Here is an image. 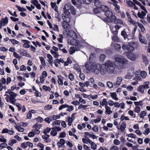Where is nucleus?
Returning <instances> with one entry per match:
<instances>
[{
  "mask_svg": "<svg viewBox=\"0 0 150 150\" xmlns=\"http://www.w3.org/2000/svg\"><path fill=\"white\" fill-rule=\"evenodd\" d=\"M139 46V43L134 41H131L127 45L124 44L122 46L123 50L127 51L129 53L131 54L134 49L137 48Z\"/></svg>",
  "mask_w": 150,
  "mask_h": 150,
  "instance_id": "f257e3e1",
  "label": "nucleus"
},
{
  "mask_svg": "<svg viewBox=\"0 0 150 150\" xmlns=\"http://www.w3.org/2000/svg\"><path fill=\"white\" fill-rule=\"evenodd\" d=\"M94 55V54L91 53L89 58V62L88 64H86V67L87 68L88 70L91 71L92 72H94L96 74V72L97 71L98 67H100V64H97L95 62H92L90 61L91 58L93 57Z\"/></svg>",
  "mask_w": 150,
  "mask_h": 150,
  "instance_id": "f03ea898",
  "label": "nucleus"
},
{
  "mask_svg": "<svg viewBox=\"0 0 150 150\" xmlns=\"http://www.w3.org/2000/svg\"><path fill=\"white\" fill-rule=\"evenodd\" d=\"M128 63V61L125 58H121L118 57L115 58V62L114 63V65L118 69L123 68V64H127Z\"/></svg>",
  "mask_w": 150,
  "mask_h": 150,
  "instance_id": "7ed1b4c3",
  "label": "nucleus"
},
{
  "mask_svg": "<svg viewBox=\"0 0 150 150\" xmlns=\"http://www.w3.org/2000/svg\"><path fill=\"white\" fill-rule=\"evenodd\" d=\"M105 15L106 16V21L108 22L112 23V20L116 18V17L113 15L112 12L109 10L105 13Z\"/></svg>",
  "mask_w": 150,
  "mask_h": 150,
  "instance_id": "20e7f679",
  "label": "nucleus"
},
{
  "mask_svg": "<svg viewBox=\"0 0 150 150\" xmlns=\"http://www.w3.org/2000/svg\"><path fill=\"white\" fill-rule=\"evenodd\" d=\"M107 71L106 68L103 64H100V67L98 68L96 72V74H98L100 73L102 75H105Z\"/></svg>",
  "mask_w": 150,
  "mask_h": 150,
  "instance_id": "39448f33",
  "label": "nucleus"
},
{
  "mask_svg": "<svg viewBox=\"0 0 150 150\" xmlns=\"http://www.w3.org/2000/svg\"><path fill=\"white\" fill-rule=\"evenodd\" d=\"M69 22L68 21L64 20L61 23V24L63 28L66 30L71 28V26L69 23Z\"/></svg>",
  "mask_w": 150,
  "mask_h": 150,
  "instance_id": "423d86ee",
  "label": "nucleus"
},
{
  "mask_svg": "<svg viewBox=\"0 0 150 150\" xmlns=\"http://www.w3.org/2000/svg\"><path fill=\"white\" fill-rule=\"evenodd\" d=\"M70 14V12L67 10L65 11L62 15V16L63 20H65L70 22V20L69 17V15Z\"/></svg>",
  "mask_w": 150,
  "mask_h": 150,
  "instance_id": "0eeeda50",
  "label": "nucleus"
},
{
  "mask_svg": "<svg viewBox=\"0 0 150 150\" xmlns=\"http://www.w3.org/2000/svg\"><path fill=\"white\" fill-rule=\"evenodd\" d=\"M67 35L69 37L73 39H76L77 38V35L76 33L72 30H69Z\"/></svg>",
  "mask_w": 150,
  "mask_h": 150,
  "instance_id": "6e6552de",
  "label": "nucleus"
},
{
  "mask_svg": "<svg viewBox=\"0 0 150 150\" xmlns=\"http://www.w3.org/2000/svg\"><path fill=\"white\" fill-rule=\"evenodd\" d=\"M111 1L113 2L112 4L115 7L114 10L117 13H119V10L120 9V6L117 4L118 2L116 0H110Z\"/></svg>",
  "mask_w": 150,
  "mask_h": 150,
  "instance_id": "1a4fd4ad",
  "label": "nucleus"
},
{
  "mask_svg": "<svg viewBox=\"0 0 150 150\" xmlns=\"http://www.w3.org/2000/svg\"><path fill=\"white\" fill-rule=\"evenodd\" d=\"M18 52L22 56H25L29 57H31L30 54L26 52V50H24L23 49H20L18 50Z\"/></svg>",
  "mask_w": 150,
  "mask_h": 150,
  "instance_id": "9d476101",
  "label": "nucleus"
},
{
  "mask_svg": "<svg viewBox=\"0 0 150 150\" xmlns=\"http://www.w3.org/2000/svg\"><path fill=\"white\" fill-rule=\"evenodd\" d=\"M139 41L141 43L144 44H147V40H146L145 38L140 33L139 34Z\"/></svg>",
  "mask_w": 150,
  "mask_h": 150,
  "instance_id": "9b49d317",
  "label": "nucleus"
},
{
  "mask_svg": "<svg viewBox=\"0 0 150 150\" xmlns=\"http://www.w3.org/2000/svg\"><path fill=\"white\" fill-rule=\"evenodd\" d=\"M31 3L35 6L36 8L38 9H41V5L38 3V1L37 0H32L31 1Z\"/></svg>",
  "mask_w": 150,
  "mask_h": 150,
  "instance_id": "f8f14e48",
  "label": "nucleus"
},
{
  "mask_svg": "<svg viewBox=\"0 0 150 150\" xmlns=\"http://www.w3.org/2000/svg\"><path fill=\"white\" fill-rule=\"evenodd\" d=\"M113 63L112 62L109 60H107L105 63L104 65L107 69L110 67L113 66Z\"/></svg>",
  "mask_w": 150,
  "mask_h": 150,
  "instance_id": "ddd939ff",
  "label": "nucleus"
},
{
  "mask_svg": "<svg viewBox=\"0 0 150 150\" xmlns=\"http://www.w3.org/2000/svg\"><path fill=\"white\" fill-rule=\"evenodd\" d=\"M122 81V78L121 77L117 78V79L116 83L114 84L115 87H118L120 84L121 82Z\"/></svg>",
  "mask_w": 150,
  "mask_h": 150,
  "instance_id": "4468645a",
  "label": "nucleus"
},
{
  "mask_svg": "<svg viewBox=\"0 0 150 150\" xmlns=\"http://www.w3.org/2000/svg\"><path fill=\"white\" fill-rule=\"evenodd\" d=\"M78 47L76 46H75V48L73 47H70V50L69 51L70 54H72L74 53L75 52L76 49V50H79V48H78Z\"/></svg>",
  "mask_w": 150,
  "mask_h": 150,
  "instance_id": "2eb2a0df",
  "label": "nucleus"
},
{
  "mask_svg": "<svg viewBox=\"0 0 150 150\" xmlns=\"http://www.w3.org/2000/svg\"><path fill=\"white\" fill-rule=\"evenodd\" d=\"M106 69L108 73L112 74L114 72L115 68L114 66H113L107 69Z\"/></svg>",
  "mask_w": 150,
  "mask_h": 150,
  "instance_id": "dca6fc26",
  "label": "nucleus"
},
{
  "mask_svg": "<svg viewBox=\"0 0 150 150\" xmlns=\"http://www.w3.org/2000/svg\"><path fill=\"white\" fill-rule=\"evenodd\" d=\"M139 73L138 71H136L135 73V75H136L135 77L133 78V79L137 81V80H139L141 79V77L140 76L139 74H138V73Z\"/></svg>",
  "mask_w": 150,
  "mask_h": 150,
  "instance_id": "f3484780",
  "label": "nucleus"
},
{
  "mask_svg": "<svg viewBox=\"0 0 150 150\" xmlns=\"http://www.w3.org/2000/svg\"><path fill=\"white\" fill-rule=\"evenodd\" d=\"M100 8L102 11L105 12V13H106V11H107L109 10V8L107 6L103 5H101L100 7Z\"/></svg>",
  "mask_w": 150,
  "mask_h": 150,
  "instance_id": "a211bd4d",
  "label": "nucleus"
},
{
  "mask_svg": "<svg viewBox=\"0 0 150 150\" xmlns=\"http://www.w3.org/2000/svg\"><path fill=\"white\" fill-rule=\"evenodd\" d=\"M1 22L2 23H3V25H5L6 24H7L8 22V18L7 17H6L5 18H2L1 19Z\"/></svg>",
  "mask_w": 150,
  "mask_h": 150,
  "instance_id": "6ab92c4d",
  "label": "nucleus"
},
{
  "mask_svg": "<svg viewBox=\"0 0 150 150\" xmlns=\"http://www.w3.org/2000/svg\"><path fill=\"white\" fill-rule=\"evenodd\" d=\"M126 127V124L125 122H123L120 126V129L121 132H123Z\"/></svg>",
  "mask_w": 150,
  "mask_h": 150,
  "instance_id": "aec40b11",
  "label": "nucleus"
},
{
  "mask_svg": "<svg viewBox=\"0 0 150 150\" xmlns=\"http://www.w3.org/2000/svg\"><path fill=\"white\" fill-rule=\"evenodd\" d=\"M94 5L96 7L100 8L102 5V3L99 0H95L94 1Z\"/></svg>",
  "mask_w": 150,
  "mask_h": 150,
  "instance_id": "412c9836",
  "label": "nucleus"
},
{
  "mask_svg": "<svg viewBox=\"0 0 150 150\" xmlns=\"http://www.w3.org/2000/svg\"><path fill=\"white\" fill-rule=\"evenodd\" d=\"M76 70L78 72H80L79 76L81 80H84L85 79V75L81 73V69L80 68H77Z\"/></svg>",
  "mask_w": 150,
  "mask_h": 150,
  "instance_id": "4be33fe9",
  "label": "nucleus"
},
{
  "mask_svg": "<svg viewBox=\"0 0 150 150\" xmlns=\"http://www.w3.org/2000/svg\"><path fill=\"white\" fill-rule=\"evenodd\" d=\"M127 73L134 76V74H135L134 73V68L133 67H130L128 70Z\"/></svg>",
  "mask_w": 150,
  "mask_h": 150,
  "instance_id": "5701e85b",
  "label": "nucleus"
},
{
  "mask_svg": "<svg viewBox=\"0 0 150 150\" xmlns=\"http://www.w3.org/2000/svg\"><path fill=\"white\" fill-rule=\"evenodd\" d=\"M38 127V125H37V123H36L33 126V127H35V129L34 131L35 132V134H38L40 133V132L38 130V129L40 128V127Z\"/></svg>",
  "mask_w": 150,
  "mask_h": 150,
  "instance_id": "b1692460",
  "label": "nucleus"
},
{
  "mask_svg": "<svg viewBox=\"0 0 150 150\" xmlns=\"http://www.w3.org/2000/svg\"><path fill=\"white\" fill-rule=\"evenodd\" d=\"M110 94L112 98H113L116 100H118V98L117 97V95L115 92L110 93Z\"/></svg>",
  "mask_w": 150,
  "mask_h": 150,
  "instance_id": "393cba45",
  "label": "nucleus"
},
{
  "mask_svg": "<svg viewBox=\"0 0 150 150\" xmlns=\"http://www.w3.org/2000/svg\"><path fill=\"white\" fill-rule=\"evenodd\" d=\"M106 99L104 98L103 100L102 101V102H100V105H101L102 106H104V105H105V106H107L108 104V102L106 101Z\"/></svg>",
  "mask_w": 150,
  "mask_h": 150,
  "instance_id": "a878e982",
  "label": "nucleus"
},
{
  "mask_svg": "<svg viewBox=\"0 0 150 150\" xmlns=\"http://www.w3.org/2000/svg\"><path fill=\"white\" fill-rule=\"evenodd\" d=\"M144 88L143 87V85H141L139 86L138 90L142 93H144Z\"/></svg>",
  "mask_w": 150,
  "mask_h": 150,
  "instance_id": "bb28decb",
  "label": "nucleus"
},
{
  "mask_svg": "<svg viewBox=\"0 0 150 150\" xmlns=\"http://www.w3.org/2000/svg\"><path fill=\"white\" fill-rule=\"evenodd\" d=\"M39 58L40 60L41 63L42 65L43 66H45L46 65L45 61L44 58L42 57H39Z\"/></svg>",
  "mask_w": 150,
  "mask_h": 150,
  "instance_id": "cd10ccee",
  "label": "nucleus"
},
{
  "mask_svg": "<svg viewBox=\"0 0 150 150\" xmlns=\"http://www.w3.org/2000/svg\"><path fill=\"white\" fill-rule=\"evenodd\" d=\"M62 77V76L60 75H58L57 76V77L58 78V84L59 85H61V86L63 84L62 80L61 79V78H60Z\"/></svg>",
  "mask_w": 150,
  "mask_h": 150,
  "instance_id": "c85d7f7f",
  "label": "nucleus"
},
{
  "mask_svg": "<svg viewBox=\"0 0 150 150\" xmlns=\"http://www.w3.org/2000/svg\"><path fill=\"white\" fill-rule=\"evenodd\" d=\"M142 60L143 62L146 65H147L149 63V61L146 56H145L142 57Z\"/></svg>",
  "mask_w": 150,
  "mask_h": 150,
  "instance_id": "c756f323",
  "label": "nucleus"
},
{
  "mask_svg": "<svg viewBox=\"0 0 150 150\" xmlns=\"http://www.w3.org/2000/svg\"><path fill=\"white\" fill-rule=\"evenodd\" d=\"M105 108L106 109L105 112H107L108 114H110L112 113V111L110 110L111 108L110 107L107 106H105Z\"/></svg>",
  "mask_w": 150,
  "mask_h": 150,
  "instance_id": "7c9ffc66",
  "label": "nucleus"
},
{
  "mask_svg": "<svg viewBox=\"0 0 150 150\" xmlns=\"http://www.w3.org/2000/svg\"><path fill=\"white\" fill-rule=\"evenodd\" d=\"M16 142L17 141L16 139H13L9 141L8 144L9 145L12 146L14 144L16 143Z\"/></svg>",
  "mask_w": 150,
  "mask_h": 150,
  "instance_id": "2f4dec72",
  "label": "nucleus"
},
{
  "mask_svg": "<svg viewBox=\"0 0 150 150\" xmlns=\"http://www.w3.org/2000/svg\"><path fill=\"white\" fill-rule=\"evenodd\" d=\"M16 7L17 8L19 11H24L26 10L25 8H21L20 6L17 5H16Z\"/></svg>",
  "mask_w": 150,
  "mask_h": 150,
  "instance_id": "473e14b6",
  "label": "nucleus"
},
{
  "mask_svg": "<svg viewBox=\"0 0 150 150\" xmlns=\"http://www.w3.org/2000/svg\"><path fill=\"white\" fill-rule=\"evenodd\" d=\"M105 55L104 54H101L99 57V60L102 62H103L105 58Z\"/></svg>",
  "mask_w": 150,
  "mask_h": 150,
  "instance_id": "72a5a7b5",
  "label": "nucleus"
},
{
  "mask_svg": "<svg viewBox=\"0 0 150 150\" xmlns=\"http://www.w3.org/2000/svg\"><path fill=\"white\" fill-rule=\"evenodd\" d=\"M70 9L71 12L72 14L75 15L76 13V11L74 7L73 6H71L70 7Z\"/></svg>",
  "mask_w": 150,
  "mask_h": 150,
  "instance_id": "f704fd0d",
  "label": "nucleus"
},
{
  "mask_svg": "<svg viewBox=\"0 0 150 150\" xmlns=\"http://www.w3.org/2000/svg\"><path fill=\"white\" fill-rule=\"evenodd\" d=\"M114 48L115 50H117L120 49L121 47L119 44L115 43L114 45Z\"/></svg>",
  "mask_w": 150,
  "mask_h": 150,
  "instance_id": "c9c22d12",
  "label": "nucleus"
},
{
  "mask_svg": "<svg viewBox=\"0 0 150 150\" xmlns=\"http://www.w3.org/2000/svg\"><path fill=\"white\" fill-rule=\"evenodd\" d=\"M146 114V112L145 111H141L139 115V117L141 118H143L144 116H145Z\"/></svg>",
  "mask_w": 150,
  "mask_h": 150,
  "instance_id": "e433bc0d",
  "label": "nucleus"
},
{
  "mask_svg": "<svg viewBox=\"0 0 150 150\" xmlns=\"http://www.w3.org/2000/svg\"><path fill=\"white\" fill-rule=\"evenodd\" d=\"M51 129L49 127H47L44 130L43 133L45 134H46L49 132L51 131Z\"/></svg>",
  "mask_w": 150,
  "mask_h": 150,
  "instance_id": "4c0bfd02",
  "label": "nucleus"
},
{
  "mask_svg": "<svg viewBox=\"0 0 150 150\" xmlns=\"http://www.w3.org/2000/svg\"><path fill=\"white\" fill-rule=\"evenodd\" d=\"M55 18L57 19L58 21L59 22L61 21L60 17L59 16V12H57L55 14Z\"/></svg>",
  "mask_w": 150,
  "mask_h": 150,
  "instance_id": "58836bf2",
  "label": "nucleus"
},
{
  "mask_svg": "<svg viewBox=\"0 0 150 150\" xmlns=\"http://www.w3.org/2000/svg\"><path fill=\"white\" fill-rule=\"evenodd\" d=\"M112 21V22H114V23L116 24H117L119 23H121L122 22V21L121 20L117 19L116 18V19H115Z\"/></svg>",
  "mask_w": 150,
  "mask_h": 150,
  "instance_id": "ea45409f",
  "label": "nucleus"
},
{
  "mask_svg": "<svg viewBox=\"0 0 150 150\" xmlns=\"http://www.w3.org/2000/svg\"><path fill=\"white\" fill-rule=\"evenodd\" d=\"M52 108V105H47L44 107V110H47L51 109Z\"/></svg>",
  "mask_w": 150,
  "mask_h": 150,
  "instance_id": "a19ab883",
  "label": "nucleus"
},
{
  "mask_svg": "<svg viewBox=\"0 0 150 150\" xmlns=\"http://www.w3.org/2000/svg\"><path fill=\"white\" fill-rule=\"evenodd\" d=\"M100 8L96 7V8H94L93 10V12L94 13L97 14L100 12Z\"/></svg>",
  "mask_w": 150,
  "mask_h": 150,
  "instance_id": "79ce46f5",
  "label": "nucleus"
},
{
  "mask_svg": "<svg viewBox=\"0 0 150 150\" xmlns=\"http://www.w3.org/2000/svg\"><path fill=\"white\" fill-rule=\"evenodd\" d=\"M139 75L140 76H141L142 78H144L146 76V73L145 71H142L140 73Z\"/></svg>",
  "mask_w": 150,
  "mask_h": 150,
  "instance_id": "37998d69",
  "label": "nucleus"
},
{
  "mask_svg": "<svg viewBox=\"0 0 150 150\" xmlns=\"http://www.w3.org/2000/svg\"><path fill=\"white\" fill-rule=\"evenodd\" d=\"M9 41H11V43L13 44H18L19 42L14 39H9Z\"/></svg>",
  "mask_w": 150,
  "mask_h": 150,
  "instance_id": "c03bdc74",
  "label": "nucleus"
},
{
  "mask_svg": "<svg viewBox=\"0 0 150 150\" xmlns=\"http://www.w3.org/2000/svg\"><path fill=\"white\" fill-rule=\"evenodd\" d=\"M69 106V105L66 104H65L64 105H62L61 106H60L59 108V110H62L63 108H65L66 107H67Z\"/></svg>",
  "mask_w": 150,
  "mask_h": 150,
  "instance_id": "a18cd8bd",
  "label": "nucleus"
},
{
  "mask_svg": "<svg viewBox=\"0 0 150 150\" xmlns=\"http://www.w3.org/2000/svg\"><path fill=\"white\" fill-rule=\"evenodd\" d=\"M42 88L43 89L46 91H50L51 90V88L50 87L47 86L45 85H43L42 86Z\"/></svg>",
  "mask_w": 150,
  "mask_h": 150,
  "instance_id": "49530a36",
  "label": "nucleus"
},
{
  "mask_svg": "<svg viewBox=\"0 0 150 150\" xmlns=\"http://www.w3.org/2000/svg\"><path fill=\"white\" fill-rule=\"evenodd\" d=\"M121 35L125 39L127 38V35L125 31H122L121 32Z\"/></svg>",
  "mask_w": 150,
  "mask_h": 150,
  "instance_id": "de8ad7c7",
  "label": "nucleus"
},
{
  "mask_svg": "<svg viewBox=\"0 0 150 150\" xmlns=\"http://www.w3.org/2000/svg\"><path fill=\"white\" fill-rule=\"evenodd\" d=\"M9 100L10 102L12 104H14L15 103V102L16 101V99L13 97H10Z\"/></svg>",
  "mask_w": 150,
  "mask_h": 150,
  "instance_id": "09e8293b",
  "label": "nucleus"
},
{
  "mask_svg": "<svg viewBox=\"0 0 150 150\" xmlns=\"http://www.w3.org/2000/svg\"><path fill=\"white\" fill-rule=\"evenodd\" d=\"M59 38H57L58 41L59 42L62 43V40L63 38V35L62 34H59Z\"/></svg>",
  "mask_w": 150,
  "mask_h": 150,
  "instance_id": "8fccbe9b",
  "label": "nucleus"
},
{
  "mask_svg": "<svg viewBox=\"0 0 150 150\" xmlns=\"http://www.w3.org/2000/svg\"><path fill=\"white\" fill-rule=\"evenodd\" d=\"M112 40L115 42H118L119 41L118 38L116 36H113L112 38Z\"/></svg>",
  "mask_w": 150,
  "mask_h": 150,
  "instance_id": "3c124183",
  "label": "nucleus"
},
{
  "mask_svg": "<svg viewBox=\"0 0 150 150\" xmlns=\"http://www.w3.org/2000/svg\"><path fill=\"white\" fill-rule=\"evenodd\" d=\"M7 146V144L5 143H2L0 144V149H1L3 148L6 147Z\"/></svg>",
  "mask_w": 150,
  "mask_h": 150,
  "instance_id": "603ef678",
  "label": "nucleus"
},
{
  "mask_svg": "<svg viewBox=\"0 0 150 150\" xmlns=\"http://www.w3.org/2000/svg\"><path fill=\"white\" fill-rule=\"evenodd\" d=\"M133 76H134L132 75V74H130L127 73V74L125 76V78L126 79H131Z\"/></svg>",
  "mask_w": 150,
  "mask_h": 150,
  "instance_id": "864d4df0",
  "label": "nucleus"
},
{
  "mask_svg": "<svg viewBox=\"0 0 150 150\" xmlns=\"http://www.w3.org/2000/svg\"><path fill=\"white\" fill-rule=\"evenodd\" d=\"M69 79L72 81L74 80V77L73 74L71 73H70L69 75Z\"/></svg>",
  "mask_w": 150,
  "mask_h": 150,
  "instance_id": "5fc2aeb1",
  "label": "nucleus"
},
{
  "mask_svg": "<svg viewBox=\"0 0 150 150\" xmlns=\"http://www.w3.org/2000/svg\"><path fill=\"white\" fill-rule=\"evenodd\" d=\"M77 6L78 8H80V5L82 4H83V2H82L81 0H77Z\"/></svg>",
  "mask_w": 150,
  "mask_h": 150,
  "instance_id": "6e6d98bb",
  "label": "nucleus"
},
{
  "mask_svg": "<svg viewBox=\"0 0 150 150\" xmlns=\"http://www.w3.org/2000/svg\"><path fill=\"white\" fill-rule=\"evenodd\" d=\"M110 150H119L118 147L116 146H113L110 148Z\"/></svg>",
  "mask_w": 150,
  "mask_h": 150,
  "instance_id": "4d7b16f0",
  "label": "nucleus"
},
{
  "mask_svg": "<svg viewBox=\"0 0 150 150\" xmlns=\"http://www.w3.org/2000/svg\"><path fill=\"white\" fill-rule=\"evenodd\" d=\"M97 146L94 142H92L91 144V148L93 150H96Z\"/></svg>",
  "mask_w": 150,
  "mask_h": 150,
  "instance_id": "13d9d810",
  "label": "nucleus"
},
{
  "mask_svg": "<svg viewBox=\"0 0 150 150\" xmlns=\"http://www.w3.org/2000/svg\"><path fill=\"white\" fill-rule=\"evenodd\" d=\"M128 114L131 116H132V117L134 118H135V115L133 113V112L132 110H129L128 112Z\"/></svg>",
  "mask_w": 150,
  "mask_h": 150,
  "instance_id": "bf43d9fd",
  "label": "nucleus"
},
{
  "mask_svg": "<svg viewBox=\"0 0 150 150\" xmlns=\"http://www.w3.org/2000/svg\"><path fill=\"white\" fill-rule=\"evenodd\" d=\"M57 134V132L55 130H52L50 132V134L51 135L53 136H55Z\"/></svg>",
  "mask_w": 150,
  "mask_h": 150,
  "instance_id": "052dcab7",
  "label": "nucleus"
},
{
  "mask_svg": "<svg viewBox=\"0 0 150 150\" xmlns=\"http://www.w3.org/2000/svg\"><path fill=\"white\" fill-rule=\"evenodd\" d=\"M66 135V133L65 132H62L61 133L59 136V138H64Z\"/></svg>",
  "mask_w": 150,
  "mask_h": 150,
  "instance_id": "680f3d73",
  "label": "nucleus"
},
{
  "mask_svg": "<svg viewBox=\"0 0 150 150\" xmlns=\"http://www.w3.org/2000/svg\"><path fill=\"white\" fill-rule=\"evenodd\" d=\"M13 55L17 59H20L21 58V56H19V55L15 52H14L13 53Z\"/></svg>",
  "mask_w": 150,
  "mask_h": 150,
  "instance_id": "e2e57ef3",
  "label": "nucleus"
},
{
  "mask_svg": "<svg viewBox=\"0 0 150 150\" xmlns=\"http://www.w3.org/2000/svg\"><path fill=\"white\" fill-rule=\"evenodd\" d=\"M60 121L59 120H56L53 122L52 125H60Z\"/></svg>",
  "mask_w": 150,
  "mask_h": 150,
  "instance_id": "0e129e2a",
  "label": "nucleus"
},
{
  "mask_svg": "<svg viewBox=\"0 0 150 150\" xmlns=\"http://www.w3.org/2000/svg\"><path fill=\"white\" fill-rule=\"evenodd\" d=\"M141 109L139 106H137L135 107L134 111L137 113H139Z\"/></svg>",
  "mask_w": 150,
  "mask_h": 150,
  "instance_id": "69168bd1",
  "label": "nucleus"
},
{
  "mask_svg": "<svg viewBox=\"0 0 150 150\" xmlns=\"http://www.w3.org/2000/svg\"><path fill=\"white\" fill-rule=\"evenodd\" d=\"M113 143L116 145H119L120 144V142L118 139H115L114 140Z\"/></svg>",
  "mask_w": 150,
  "mask_h": 150,
  "instance_id": "338daca9",
  "label": "nucleus"
},
{
  "mask_svg": "<svg viewBox=\"0 0 150 150\" xmlns=\"http://www.w3.org/2000/svg\"><path fill=\"white\" fill-rule=\"evenodd\" d=\"M107 85L110 88H111L113 86V83L110 81H108L107 82Z\"/></svg>",
  "mask_w": 150,
  "mask_h": 150,
  "instance_id": "774afa93",
  "label": "nucleus"
}]
</instances>
